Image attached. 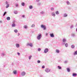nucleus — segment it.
Here are the masks:
<instances>
[{
    "label": "nucleus",
    "instance_id": "obj_16",
    "mask_svg": "<svg viewBox=\"0 0 77 77\" xmlns=\"http://www.w3.org/2000/svg\"><path fill=\"white\" fill-rule=\"evenodd\" d=\"M12 27H15L16 26V25H15V24L14 23H13L11 25Z\"/></svg>",
    "mask_w": 77,
    "mask_h": 77
},
{
    "label": "nucleus",
    "instance_id": "obj_3",
    "mask_svg": "<svg viewBox=\"0 0 77 77\" xmlns=\"http://www.w3.org/2000/svg\"><path fill=\"white\" fill-rule=\"evenodd\" d=\"M41 27L42 28H43V30H45L46 29V26L45 25H41Z\"/></svg>",
    "mask_w": 77,
    "mask_h": 77
},
{
    "label": "nucleus",
    "instance_id": "obj_40",
    "mask_svg": "<svg viewBox=\"0 0 77 77\" xmlns=\"http://www.w3.org/2000/svg\"><path fill=\"white\" fill-rule=\"evenodd\" d=\"M24 28L25 29H27V27L26 26V25H25L24 26Z\"/></svg>",
    "mask_w": 77,
    "mask_h": 77
},
{
    "label": "nucleus",
    "instance_id": "obj_47",
    "mask_svg": "<svg viewBox=\"0 0 77 77\" xmlns=\"http://www.w3.org/2000/svg\"><path fill=\"white\" fill-rule=\"evenodd\" d=\"M42 68H45V66H42Z\"/></svg>",
    "mask_w": 77,
    "mask_h": 77
},
{
    "label": "nucleus",
    "instance_id": "obj_21",
    "mask_svg": "<svg viewBox=\"0 0 77 77\" xmlns=\"http://www.w3.org/2000/svg\"><path fill=\"white\" fill-rule=\"evenodd\" d=\"M9 4H8L6 6V8H9Z\"/></svg>",
    "mask_w": 77,
    "mask_h": 77
},
{
    "label": "nucleus",
    "instance_id": "obj_45",
    "mask_svg": "<svg viewBox=\"0 0 77 77\" xmlns=\"http://www.w3.org/2000/svg\"><path fill=\"white\" fill-rule=\"evenodd\" d=\"M17 54H18V56H20V54L18 52V53H17Z\"/></svg>",
    "mask_w": 77,
    "mask_h": 77
},
{
    "label": "nucleus",
    "instance_id": "obj_32",
    "mask_svg": "<svg viewBox=\"0 0 77 77\" xmlns=\"http://www.w3.org/2000/svg\"><path fill=\"white\" fill-rule=\"evenodd\" d=\"M65 46L66 47H68V43L65 44Z\"/></svg>",
    "mask_w": 77,
    "mask_h": 77
},
{
    "label": "nucleus",
    "instance_id": "obj_54",
    "mask_svg": "<svg viewBox=\"0 0 77 77\" xmlns=\"http://www.w3.org/2000/svg\"><path fill=\"white\" fill-rule=\"evenodd\" d=\"M17 1H18V0H16Z\"/></svg>",
    "mask_w": 77,
    "mask_h": 77
},
{
    "label": "nucleus",
    "instance_id": "obj_5",
    "mask_svg": "<svg viewBox=\"0 0 77 77\" xmlns=\"http://www.w3.org/2000/svg\"><path fill=\"white\" fill-rule=\"evenodd\" d=\"M48 48H46L45 49L44 52L45 53H47V52H48Z\"/></svg>",
    "mask_w": 77,
    "mask_h": 77
},
{
    "label": "nucleus",
    "instance_id": "obj_7",
    "mask_svg": "<svg viewBox=\"0 0 77 77\" xmlns=\"http://www.w3.org/2000/svg\"><path fill=\"white\" fill-rule=\"evenodd\" d=\"M50 36L51 38H54V34H53V33L50 34Z\"/></svg>",
    "mask_w": 77,
    "mask_h": 77
},
{
    "label": "nucleus",
    "instance_id": "obj_30",
    "mask_svg": "<svg viewBox=\"0 0 77 77\" xmlns=\"http://www.w3.org/2000/svg\"><path fill=\"white\" fill-rule=\"evenodd\" d=\"M67 16H68V15H67V14H64V17H67Z\"/></svg>",
    "mask_w": 77,
    "mask_h": 77
},
{
    "label": "nucleus",
    "instance_id": "obj_11",
    "mask_svg": "<svg viewBox=\"0 0 77 77\" xmlns=\"http://www.w3.org/2000/svg\"><path fill=\"white\" fill-rule=\"evenodd\" d=\"M40 14H41V15H44V14H45V12L43 11H42L40 12Z\"/></svg>",
    "mask_w": 77,
    "mask_h": 77
},
{
    "label": "nucleus",
    "instance_id": "obj_9",
    "mask_svg": "<svg viewBox=\"0 0 77 77\" xmlns=\"http://www.w3.org/2000/svg\"><path fill=\"white\" fill-rule=\"evenodd\" d=\"M63 42H66V38H63L62 40Z\"/></svg>",
    "mask_w": 77,
    "mask_h": 77
},
{
    "label": "nucleus",
    "instance_id": "obj_53",
    "mask_svg": "<svg viewBox=\"0 0 77 77\" xmlns=\"http://www.w3.org/2000/svg\"><path fill=\"white\" fill-rule=\"evenodd\" d=\"M41 77H42V76H40Z\"/></svg>",
    "mask_w": 77,
    "mask_h": 77
},
{
    "label": "nucleus",
    "instance_id": "obj_55",
    "mask_svg": "<svg viewBox=\"0 0 77 77\" xmlns=\"http://www.w3.org/2000/svg\"><path fill=\"white\" fill-rule=\"evenodd\" d=\"M0 71H1V70L0 69Z\"/></svg>",
    "mask_w": 77,
    "mask_h": 77
},
{
    "label": "nucleus",
    "instance_id": "obj_57",
    "mask_svg": "<svg viewBox=\"0 0 77 77\" xmlns=\"http://www.w3.org/2000/svg\"><path fill=\"white\" fill-rule=\"evenodd\" d=\"M4 66L5 67V66Z\"/></svg>",
    "mask_w": 77,
    "mask_h": 77
},
{
    "label": "nucleus",
    "instance_id": "obj_28",
    "mask_svg": "<svg viewBox=\"0 0 77 77\" xmlns=\"http://www.w3.org/2000/svg\"><path fill=\"white\" fill-rule=\"evenodd\" d=\"M21 5L23 6H24L25 5V3L24 2H22L21 3Z\"/></svg>",
    "mask_w": 77,
    "mask_h": 77
},
{
    "label": "nucleus",
    "instance_id": "obj_4",
    "mask_svg": "<svg viewBox=\"0 0 77 77\" xmlns=\"http://www.w3.org/2000/svg\"><path fill=\"white\" fill-rule=\"evenodd\" d=\"M51 71L50 69L48 68H47L45 69V71L46 72H49Z\"/></svg>",
    "mask_w": 77,
    "mask_h": 77
},
{
    "label": "nucleus",
    "instance_id": "obj_31",
    "mask_svg": "<svg viewBox=\"0 0 77 77\" xmlns=\"http://www.w3.org/2000/svg\"><path fill=\"white\" fill-rule=\"evenodd\" d=\"M14 31L15 33H17L18 32V30L17 29H15Z\"/></svg>",
    "mask_w": 77,
    "mask_h": 77
},
{
    "label": "nucleus",
    "instance_id": "obj_2",
    "mask_svg": "<svg viewBox=\"0 0 77 77\" xmlns=\"http://www.w3.org/2000/svg\"><path fill=\"white\" fill-rule=\"evenodd\" d=\"M26 45L27 46H29V47H33V45L32 43H28L26 44Z\"/></svg>",
    "mask_w": 77,
    "mask_h": 77
},
{
    "label": "nucleus",
    "instance_id": "obj_6",
    "mask_svg": "<svg viewBox=\"0 0 77 77\" xmlns=\"http://www.w3.org/2000/svg\"><path fill=\"white\" fill-rule=\"evenodd\" d=\"M21 75L22 76H24L26 75V72H23L21 73Z\"/></svg>",
    "mask_w": 77,
    "mask_h": 77
},
{
    "label": "nucleus",
    "instance_id": "obj_46",
    "mask_svg": "<svg viewBox=\"0 0 77 77\" xmlns=\"http://www.w3.org/2000/svg\"><path fill=\"white\" fill-rule=\"evenodd\" d=\"M5 4H6V5H8V2H7V1L6 2Z\"/></svg>",
    "mask_w": 77,
    "mask_h": 77
},
{
    "label": "nucleus",
    "instance_id": "obj_37",
    "mask_svg": "<svg viewBox=\"0 0 77 77\" xmlns=\"http://www.w3.org/2000/svg\"><path fill=\"white\" fill-rule=\"evenodd\" d=\"M41 48H38V51H41Z\"/></svg>",
    "mask_w": 77,
    "mask_h": 77
},
{
    "label": "nucleus",
    "instance_id": "obj_22",
    "mask_svg": "<svg viewBox=\"0 0 77 77\" xmlns=\"http://www.w3.org/2000/svg\"><path fill=\"white\" fill-rule=\"evenodd\" d=\"M14 13L15 14H18V11H14Z\"/></svg>",
    "mask_w": 77,
    "mask_h": 77
},
{
    "label": "nucleus",
    "instance_id": "obj_36",
    "mask_svg": "<svg viewBox=\"0 0 77 77\" xmlns=\"http://www.w3.org/2000/svg\"><path fill=\"white\" fill-rule=\"evenodd\" d=\"M35 27V24H32L31 26L32 27Z\"/></svg>",
    "mask_w": 77,
    "mask_h": 77
},
{
    "label": "nucleus",
    "instance_id": "obj_13",
    "mask_svg": "<svg viewBox=\"0 0 77 77\" xmlns=\"http://www.w3.org/2000/svg\"><path fill=\"white\" fill-rule=\"evenodd\" d=\"M71 36L72 37H75V34L74 33H72L71 34Z\"/></svg>",
    "mask_w": 77,
    "mask_h": 77
},
{
    "label": "nucleus",
    "instance_id": "obj_15",
    "mask_svg": "<svg viewBox=\"0 0 77 77\" xmlns=\"http://www.w3.org/2000/svg\"><path fill=\"white\" fill-rule=\"evenodd\" d=\"M16 46L17 48H18V47H20V45L18 44H16Z\"/></svg>",
    "mask_w": 77,
    "mask_h": 77
},
{
    "label": "nucleus",
    "instance_id": "obj_12",
    "mask_svg": "<svg viewBox=\"0 0 77 77\" xmlns=\"http://www.w3.org/2000/svg\"><path fill=\"white\" fill-rule=\"evenodd\" d=\"M51 15L52 16H53V17H55L56 16V14H55V13L54 12H53L51 13Z\"/></svg>",
    "mask_w": 77,
    "mask_h": 77
},
{
    "label": "nucleus",
    "instance_id": "obj_26",
    "mask_svg": "<svg viewBox=\"0 0 77 77\" xmlns=\"http://www.w3.org/2000/svg\"><path fill=\"white\" fill-rule=\"evenodd\" d=\"M32 57V55H30L29 57V60H30L31 59V58Z\"/></svg>",
    "mask_w": 77,
    "mask_h": 77
},
{
    "label": "nucleus",
    "instance_id": "obj_41",
    "mask_svg": "<svg viewBox=\"0 0 77 77\" xmlns=\"http://www.w3.org/2000/svg\"><path fill=\"white\" fill-rule=\"evenodd\" d=\"M36 2H40V0H36Z\"/></svg>",
    "mask_w": 77,
    "mask_h": 77
},
{
    "label": "nucleus",
    "instance_id": "obj_27",
    "mask_svg": "<svg viewBox=\"0 0 77 77\" xmlns=\"http://www.w3.org/2000/svg\"><path fill=\"white\" fill-rule=\"evenodd\" d=\"M37 5L39 6H41V3L40 2H38L37 3Z\"/></svg>",
    "mask_w": 77,
    "mask_h": 77
},
{
    "label": "nucleus",
    "instance_id": "obj_18",
    "mask_svg": "<svg viewBox=\"0 0 77 77\" xmlns=\"http://www.w3.org/2000/svg\"><path fill=\"white\" fill-rule=\"evenodd\" d=\"M67 71V72H69L70 71V69L69 68H66Z\"/></svg>",
    "mask_w": 77,
    "mask_h": 77
},
{
    "label": "nucleus",
    "instance_id": "obj_48",
    "mask_svg": "<svg viewBox=\"0 0 77 77\" xmlns=\"http://www.w3.org/2000/svg\"><path fill=\"white\" fill-rule=\"evenodd\" d=\"M47 35H48V33H46V36H47Z\"/></svg>",
    "mask_w": 77,
    "mask_h": 77
},
{
    "label": "nucleus",
    "instance_id": "obj_14",
    "mask_svg": "<svg viewBox=\"0 0 77 77\" xmlns=\"http://www.w3.org/2000/svg\"><path fill=\"white\" fill-rule=\"evenodd\" d=\"M57 69H62V67L60 66H57Z\"/></svg>",
    "mask_w": 77,
    "mask_h": 77
},
{
    "label": "nucleus",
    "instance_id": "obj_43",
    "mask_svg": "<svg viewBox=\"0 0 77 77\" xmlns=\"http://www.w3.org/2000/svg\"><path fill=\"white\" fill-rule=\"evenodd\" d=\"M16 7H18V5L17 4H16Z\"/></svg>",
    "mask_w": 77,
    "mask_h": 77
},
{
    "label": "nucleus",
    "instance_id": "obj_44",
    "mask_svg": "<svg viewBox=\"0 0 77 77\" xmlns=\"http://www.w3.org/2000/svg\"><path fill=\"white\" fill-rule=\"evenodd\" d=\"M51 10L52 11H53V10H54V8H51Z\"/></svg>",
    "mask_w": 77,
    "mask_h": 77
},
{
    "label": "nucleus",
    "instance_id": "obj_35",
    "mask_svg": "<svg viewBox=\"0 0 77 77\" xmlns=\"http://www.w3.org/2000/svg\"><path fill=\"white\" fill-rule=\"evenodd\" d=\"M65 44V42H63L62 43V45H64Z\"/></svg>",
    "mask_w": 77,
    "mask_h": 77
},
{
    "label": "nucleus",
    "instance_id": "obj_42",
    "mask_svg": "<svg viewBox=\"0 0 77 77\" xmlns=\"http://www.w3.org/2000/svg\"><path fill=\"white\" fill-rule=\"evenodd\" d=\"M23 18H24L25 17V16L24 15H23L22 16Z\"/></svg>",
    "mask_w": 77,
    "mask_h": 77
},
{
    "label": "nucleus",
    "instance_id": "obj_23",
    "mask_svg": "<svg viewBox=\"0 0 77 77\" xmlns=\"http://www.w3.org/2000/svg\"><path fill=\"white\" fill-rule=\"evenodd\" d=\"M68 62V60H66V61H65L64 62V63H67Z\"/></svg>",
    "mask_w": 77,
    "mask_h": 77
},
{
    "label": "nucleus",
    "instance_id": "obj_51",
    "mask_svg": "<svg viewBox=\"0 0 77 77\" xmlns=\"http://www.w3.org/2000/svg\"><path fill=\"white\" fill-rule=\"evenodd\" d=\"M76 32H77V28L76 29Z\"/></svg>",
    "mask_w": 77,
    "mask_h": 77
},
{
    "label": "nucleus",
    "instance_id": "obj_34",
    "mask_svg": "<svg viewBox=\"0 0 77 77\" xmlns=\"http://www.w3.org/2000/svg\"><path fill=\"white\" fill-rule=\"evenodd\" d=\"M73 27H74V26H73V25H72L70 26V29H72V28H73Z\"/></svg>",
    "mask_w": 77,
    "mask_h": 77
},
{
    "label": "nucleus",
    "instance_id": "obj_24",
    "mask_svg": "<svg viewBox=\"0 0 77 77\" xmlns=\"http://www.w3.org/2000/svg\"><path fill=\"white\" fill-rule=\"evenodd\" d=\"M74 47H75V46H74V45H72L71 46V48H74Z\"/></svg>",
    "mask_w": 77,
    "mask_h": 77
},
{
    "label": "nucleus",
    "instance_id": "obj_52",
    "mask_svg": "<svg viewBox=\"0 0 77 77\" xmlns=\"http://www.w3.org/2000/svg\"><path fill=\"white\" fill-rule=\"evenodd\" d=\"M76 26H77V23L76 24Z\"/></svg>",
    "mask_w": 77,
    "mask_h": 77
},
{
    "label": "nucleus",
    "instance_id": "obj_20",
    "mask_svg": "<svg viewBox=\"0 0 77 77\" xmlns=\"http://www.w3.org/2000/svg\"><path fill=\"white\" fill-rule=\"evenodd\" d=\"M13 73L14 74H17V71L16 70L14 71Z\"/></svg>",
    "mask_w": 77,
    "mask_h": 77
},
{
    "label": "nucleus",
    "instance_id": "obj_1",
    "mask_svg": "<svg viewBox=\"0 0 77 77\" xmlns=\"http://www.w3.org/2000/svg\"><path fill=\"white\" fill-rule=\"evenodd\" d=\"M42 36V35L41 34H38L37 37V39L38 40H40L41 38V37Z\"/></svg>",
    "mask_w": 77,
    "mask_h": 77
},
{
    "label": "nucleus",
    "instance_id": "obj_8",
    "mask_svg": "<svg viewBox=\"0 0 77 77\" xmlns=\"http://www.w3.org/2000/svg\"><path fill=\"white\" fill-rule=\"evenodd\" d=\"M6 55V54L4 52H2L1 54V56H2V57H3V56H5Z\"/></svg>",
    "mask_w": 77,
    "mask_h": 77
},
{
    "label": "nucleus",
    "instance_id": "obj_49",
    "mask_svg": "<svg viewBox=\"0 0 77 77\" xmlns=\"http://www.w3.org/2000/svg\"><path fill=\"white\" fill-rule=\"evenodd\" d=\"M0 23H2V21H0Z\"/></svg>",
    "mask_w": 77,
    "mask_h": 77
},
{
    "label": "nucleus",
    "instance_id": "obj_33",
    "mask_svg": "<svg viewBox=\"0 0 77 77\" xmlns=\"http://www.w3.org/2000/svg\"><path fill=\"white\" fill-rule=\"evenodd\" d=\"M37 62L38 63H41V61H40L39 60H38L37 61Z\"/></svg>",
    "mask_w": 77,
    "mask_h": 77
},
{
    "label": "nucleus",
    "instance_id": "obj_25",
    "mask_svg": "<svg viewBox=\"0 0 77 77\" xmlns=\"http://www.w3.org/2000/svg\"><path fill=\"white\" fill-rule=\"evenodd\" d=\"M29 9H32L33 8V6H32V5H30V6H29Z\"/></svg>",
    "mask_w": 77,
    "mask_h": 77
},
{
    "label": "nucleus",
    "instance_id": "obj_50",
    "mask_svg": "<svg viewBox=\"0 0 77 77\" xmlns=\"http://www.w3.org/2000/svg\"><path fill=\"white\" fill-rule=\"evenodd\" d=\"M20 35V33H18V36H19Z\"/></svg>",
    "mask_w": 77,
    "mask_h": 77
},
{
    "label": "nucleus",
    "instance_id": "obj_39",
    "mask_svg": "<svg viewBox=\"0 0 77 77\" xmlns=\"http://www.w3.org/2000/svg\"><path fill=\"white\" fill-rule=\"evenodd\" d=\"M66 3H67V5H69V1H67L66 2Z\"/></svg>",
    "mask_w": 77,
    "mask_h": 77
},
{
    "label": "nucleus",
    "instance_id": "obj_38",
    "mask_svg": "<svg viewBox=\"0 0 77 77\" xmlns=\"http://www.w3.org/2000/svg\"><path fill=\"white\" fill-rule=\"evenodd\" d=\"M6 12H5L4 13L3 15V16H5V15H6Z\"/></svg>",
    "mask_w": 77,
    "mask_h": 77
},
{
    "label": "nucleus",
    "instance_id": "obj_56",
    "mask_svg": "<svg viewBox=\"0 0 77 77\" xmlns=\"http://www.w3.org/2000/svg\"><path fill=\"white\" fill-rule=\"evenodd\" d=\"M13 23H14V22H13Z\"/></svg>",
    "mask_w": 77,
    "mask_h": 77
},
{
    "label": "nucleus",
    "instance_id": "obj_29",
    "mask_svg": "<svg viewBox=\"0 0 77 77\" xmlns=\"http://www.w3.org/2000/svg\"><path fill=\"white\" fill-rule=\"evenodd\" d=\"M55 14H56V15H58L59 14V11H57L55 12Z\"/></svg>",
    "mask_w": 77,
    "mask_h": 77
},
{
    "label": "nucleus",
    "instance_id": "obj_10",
    "mask_svg": "<svg viewBox=\"0 0 77 77\" xmlns=\"http://www.w3.org/2000/svg\"><path fill=\"white\" fill-rule=\"evenodd\" d=\"M77 73H73L72 74V75L73 77H76L77 76Z\"/></svg>",
    "mask_w": 77,
    "mask_h": 77
},
{
    "label": "nucleus",
    "instance_id": "obj_17",
    "mask_svg": "<svg viewBox=\"0 0 77 77\" xmlns=\"http://www.w3.org/2000/svg\"><path fill=\"white\" fill-rule=\"evenodd\" d=\"M56 52L57 53H60V51L58 49L56 50Z\"/></svg>",
    "mask_w": 77,
    "mask_h": 77
},
{
    "label": "nucleus",
    "instance_id": "obj_19",
    "mask_svg": "<svg viewBox=\"0 0 77 77\" xmlns=\"http://www.w3.org/2000/svg\"><path fill=\"white\" fill-rule=\"evenodd\" d=\"M7 20H11V18L9 17H7Z\"/></svg>",
    "mask_w": 77,
    "mask_h": 77
}]
</instances>
